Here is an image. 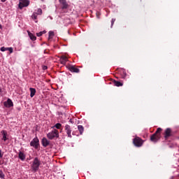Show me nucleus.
I'll return each mask as SVG.
<instances>
[{
    "mask_svg": "<svg viewBox=\"0 0 179 179\" xmlns=\"http://www.w3.org/2000/svg\"><path fill=\"white\" fill-rule=\"evenodd\" d=\"M68 69L70 71V72H74L76 73H79V69L75 67V66H69L68 67Z\"/></svg>",
    "mask_w": 179,
    "mask_h": 179,
    "instance_id": "9d476101",
    "label": "nucleus"
},
{
    "mask_svg": "<svg viewBox=\"0 0 179 179\" xmlns=\"http://www.w3.org/2000/svg\"><path fill=\"white\" fill-rule=\"evenodd\" d=\"M30 5V1L29 0H20L19 3L20 9H23V8H26Z\"/></svg>",
    "mask_w": 179,
    "mask_h": 179,
    "instance_id": "20e7f679",
    "label": "nucleus"
},
{
    "mask_svg": "<svg viewBox=\"0 0 179 179\" xmlns=\"http://www.w3.org/2000/svg\"><path fill=\"white\" fill-rule=\"evenodd\" d=\"M52 37H54V31H49V39L52 38Z\"/></svg>",
    "mask_w": 179,
    "mask_h": 179,
    "instance_id": "aec40b11",
    "label": "nucleus"
},
{
    "mask_svg": "<svg viewBox=\"0 0 179 179\" xmlns=\"http://www.w3.org/2000/svg\"><path fill=\"white\" fill-rule=\"evenodd\" d=\"M18 157L23 162L26 159V155H24V153H23L22 151H20L18 154Z\"/></svg>",
    "mask_w": 179,
    "mask_h": 179,
    "instance_id": "4468645a",
    "label": "nucleus"
},
{
    "mask_svg": "<svg viewBox=\"0 0 179 179\" xmlns=\"http://www.w3.org/2000/svg\"><path fill=\"white\" fill-rule=\"evenodd\" d=\"M115 22V18L112 19V20H111V27H113V26L114 25Z\"/></svg>",
    "mask_w": 179,
    "mask_h": 179,
    "instance_id": "c85d7f7f",
    "label": "nucleus"
},
{
    "mask_svg": "<svg viewBox=\"0 0 179 179\" xmlns=\"http://www.w3.org/2000/svg\"><path fill=\"white\" fill-rule=\"evenodd\" d=\"M41 165V162L38 157H35L31 165V169L33 171H38L40 166Z\"/></svg>",
    "mask_w": 179,
    "mask_h": 179,
    "instance_id": "f257e3e1",
    "label": "nucleus"
},
{
    "mask_svg": "<svg viewBox=\"0 0 179 179\" xmlns=\"http://www.w3.org/2000/svg\"><path fill=\"white\" fill-rule=\"evenodd\" d=\"M96 16H97L98 18L99 17L98 15H96Z\"/></svg>",
    "mask_w": 179,
    "mask_h": 179,
    "instance_id": "72a5a7b5",
    "label": "nucleus"
},
{
    "mask_svg": "<svg viewBox=\"0 0 179 179\" xmlns=\"http://www.w3.org/2000/svg\"><path fill=\"white\" fill-rule=\"evenodd\" d=\"M48 139L52 140L54 138H58L59 134L58 130L54 129L53 131L49 132L47 135Z\"/></svg>",
    "mask_w": 179,
    "mask_h": 179,
    "instance_id": "f03ea898",
    "label": "nucleus"
},
{
    "mask_svg": "<svg viewBox=\"0 0 179 179\" xmlns=\"http://www.w3.org/2000/svg\"><path fill=\"white\" fill-rule=\"evenodd\" d=\"M4 106H6L7 108H10V107H13V102L10 100V99H8L7 101H5L3 103Z\"/></svg>",
    "mask_w": 179,
    "mask_h": 179,
    "instance_id": "1a4fd4ad",
    "label": "nucleus"
},
{
    "mask_svg": "<svg viewBox=\"0 0 179 179\" xmlns=\"http://www.w3.org/2000/svg\"><path fill=\"white\" fill-rule=\"evenodd\" d=\"M36 13L37 15H43V10H41V8H38Z\"/></svg>",
    "mask_w": 179,
    "mask_h": 179,
    "instance_id": "393cba45",
    "label": "nucleus"
},
{
    "mask_svg": "<svg viewBox=\"0 0 179 179\" xmlns=\"http://www.w3.org/2000/svg\"><path fill=\"white\" fill-rule=\"evenodd\" d=\"M162 132V128L159 127L156 132L155 134H156V135H159V134Z\"/></svg>",
    "mask_w": 179,
    "mask_h": 179,
    "instance_id": "412c9836",
    "label": "nucleus"
},
{
    "mask_svg": "<svg viewBox=\"0 0 179 179\" xmlns=\"http://www.w3.org/2000/svg\"><path fill=\"white\" fill-rule=\"evenodd\" d=\"M8 48L1 47L0 49V51H2V52L5 51H8Z\"/></svg>",
    "mask_w": 179,
    "mask_h": 179,
    "instance_id": "b1692460",
    "label": "nucleus"
},
{
    "mask_svg": "<svg viewBox=\"0 0 179 179\" xmlns=\"http://www.w3.org/2000/svg\"><path fill=\"white\" fill-rule=\"evenodd\" d=\"M65 131L68 135V137L72 138V135L71 134L72 133V129H71V126H69V124H66L65 126Z\"/></svg>",
    "mask_w": 179,
    "mask_h": 179,
    "instance_id": "6e6552de",
    "label": "nucleus"
},
{
    "mask_svg": "<svg viewBox=\"0 0 179 179\" xmlns=\"http://www.w3.org/2000/svg\"><path fill=\"white\" fill-rule=\"evenodd\" d=\"M43 71H45L46 69H48L47 66H43Z\"/></svg>",
    "mask_w": 179,
    "mask_h": 179,
    "instance_id": "2f4dec72",
    "label": "nucleus"
},
{
    "mask_svg": "<svg viewBox=\"0 0 179 179\" xmlns=\"http://www.w3.org/2000/svg\"><path fill=\"white\" fill-rule=\"evenodd\" d=\"M40 141H38V138H34L30 143V146H32L33 148H34L35 149H38V145H40L39 143Z\"/></svg>",
    "mask_w": 179,
    "mask_h": 179,
    "instance_id": "39448f33",
    "label": "nucleus"
},
{
    "mask_svg": "<svg viewBox=\"0 0 179 179\" xmlns=\"http://www.w3.org/2000/svg\"><path fill=\"white\" fill-rule=\"evenodd\" d=\"M78 129L80 135H82L85 131V127H83V126H82V125H78Z\"/></svg>",
    "mask_w": 179,
    "mask_h": 179,
    "instance_id": "f3484780",
    "label": "nucleus"
},
{
    "mask_svg": "<svg viewBox=\"0 0 179 179\" xmlns=\"http://www.w3.org/2000/svg\"><path fill=\"white\" fill-rule=\"evenodd\" d=\"M0 157H3V153H2V150H0Z\"/></svg>",
    "mask_w": 179,
    "mask_h": 179,
    "instance_id": "c756f323",
    "label": "nucleus"
},
{
    "mask_svg": "<svg viewBox=\"0 0 179 179\" xmlns=\"http://www.w3.org/2000/svg\"><path fill=\"white\" fill-rule=\"evenodd\" d=\"M159 139H160V134H154L150 136L151 142H154L155 143H156Z\"/></svg>",
    "mask_w": 179,
    "mask_h": 179,
    "instance_id": "423d86ee",
    "label": "nucleus"
},
{
    "mask_svg": "<svg viewBox=\"0 0 179 179\" xmlns=\"http://www.w3.org/2000/svg\"><path fill=\"white\" fill-rule=\"evenodd\" d=\"M2 93H3V91L2 90V88L0 87V96H2Z\"/></svg>",
    "mask_w": 179,
    "mask_h": 179,
    "instance_id": "7c9ffc66",
    "label": "nucleus"
},
{
    "mask_svg": "<svg viewBox=\"0 0 179 179\" xmlns=\"http://www.w3.org/2000/svg\"><path fill=\"white\" fill-rule=\"evenodd\" d=\"M170 136H171V129L167 128L164 132V138L167 139V138H170Z\"/></svg>",
    "mask_w": 179,
    "mask_h": 179,
    "instance_id": "9b49d317",
    "label": "nucleus"
},
{
    "mask_svg": "<svg viewBox=\"0 0 179 179\" xmlns=\"http://www.w3.org/2000/svg\"><path fill=\"white\" fill-rule=\"evenodd\" d=\"M0 165H1V161H0Z\"/></svg>",
    "mask_w": 179,
    "mask_h": 179,
    "instance_id": "c9c22d12",
    "label": "nucleus"
},
{
    "mask_svg": "<svg viewBox=\"0 0 179 179\" xmlns=\"http://www.w3.org/2000/svg\"><path fill=\"white\" fill-rule=\"evenodd\" d=\"M7 51H9L10 54H12V52H13V48H8Z\"/></svg>",
    "mask_w": 179,
    "mask_h": 179,
    "instance_id": "cd10ccee",
    "label": "nucleus"
},
{
    "mask_svg": "<svg viewBox=\"0 0 179 179\" xmlns=\"http://www.w3.org/2000/svg\"><path fill=\"white\" fill-rule=\"evenodd\" d=\"M37 13H34L31 15L32 19H34V20H37Z\"/></svg>",
    "mask_w": 179,
    "mask_h": 179,
    "instance_id": "6ab92c4d",
    "label": "nucleus"
},
{
    "mask_svg": "<svg viewBox=\"0 0 179 179\" xmlns=\"http://www.w3.org/2000/svg\"><path fill=\"white\" fill-rule=\"evenodd\" d=\"M6 0H1V2H6Z\"/></svg>",
    "mask_w": 179,
    "mask_h": 179,
    "instance_id": "473e14b6",
    "label": "nucleus"
},
{
    "mask_svg": "<svg viewBox=\"0 0 179 179\" xmlns=\"http://www.w3.org/2000/svg\"><path fill=\"white\" fill-rule=\"evenodd\" d=\"M35 23H37V20H36V21H35Z\"/></svg>",
    "mask_w": 179,
    "mask_h": 179,
    "instance_id": "f704fd0d",
    "label": "nucleus"
},
{
    "mask_svg": "<svg viewBox=\"0 0 179 179\" xmlns=\"http://www.w3.org/2000/svg\"><path fill=\"white\" fill-rule=\"evenodd\" d=\"M113 83L115 85V86H117V87H120V86H122L124 84H122V83L120 82V81H117V80H114Z\"/></svg>",
    "mask_w": 179,
    "mask_h": 179,
    "instance_id": "a211bd4d",
    "label": "nucleus"
},
{
    "mask_svg": "<svg viewBox=\"0 0 179 179\" xmlns=\"http://www.w3.org/2000/svg\"><path fill=\"white\" fill-rule=\"evenodd\" d=\"M6 133L3 132V141H4V142L6 141Z\"/></svg>",
    "mask_w": 179,
    "mask_h": 179,
    "instance_id": "bb28decb",
    "label": "nucleus"
},
{
    "mask_svg": "<svg viewBox=\"0 0 179 179\" xmlns=\"http://www.w3.org/2000/svg\"><path fill=\"white\" fill-rule=\"evenodd\" d=\"M0 178H5V174H3L2 170H0Z\"/></svg>",
    "mask_w": 179,
    "mask_h": 179,
    "instance_id": "5701e85b",
    "label": "nucleus"
},
{
    "mask_svg": "<svg viewBox=\"0 0 179 179\" xmlns=\"http://www.w3.org/2000/svg\"><path fill=\"white\" fill-rule=\"evenodd\" d=\"M61 127H62V124H61L60 123H57L55 125V127L57 128V129H59Z\"/></svg>",
    "mask_w": 179,
    "mask_h": 179,
    "instance_id": "4be33fe9",
    "label": "nucleus"
},
{
    "mask_svg": "<svg viewBox=\"0 0 179 179\" xmlns=\"http://www.w3.org/2000/svg\"><path fill=\"white\" fill-rule=\"evenodd\" d=\"M133 143L135 146L137 148H141L143 145V140L139 137H136L133 139Z\"/></svg>",
    "mask_w": 179,
    "mask_h": 179,
    "instance_id": "7ed1b4c3",
    "label": "nucleus"
},
{
    "mask_svg": "<svg viewBox=\"0 0 179 179\" xmlns=\"http://www.w3.org/2000/svg\"><path fill=\"white\" fill-rule=\"evenodd\" d=\"M42 145L44 148H47L50 145V141L46 138H43L42 139Z\"/></svg>",
    "mask_w": 179,
    "mask_h": 179,
    "instance_id": "f8f14e48",
    "label": "nucleus"
},
{
    "mask_svg": "<svg viewBox=\"0 0 179 179\" xmlns=\"http://www.w3.org/2000/svg\"><path fill=\"white\" fill-rule=\"evenodd\" d=\"M30 97H34L36 96V90L34 88H29Z\"/></svg>",
    "mask_w": 179,
    "mask_h": 179,
    "instance_id": "2eb2a0df",
    "label": "nucleus"
},
{
    "mask_svg": "<svg viewBox=\"0 0 179 179\" xmlns=\"http://www.w3.org/2000/svg\"><path fill=\"white\" fill-rule=\"evenodd\" d=\"M60 5H62V9H68L69 5L66 2V0H59Z\"/></svg>",
    "mask_w": 179,
    "mask_h": 179,
    "instance_id": "0eeeda50",
    "label": "nucleus"
},
{
    "mask_svg": "<svg viewBox=\"0 0 179 179\" xmlns=\"http://www.w3.org/2000/svg\"><path fill=\"white\" fill-rule=\"evenodd\" d=\"M43 34H44V31H41V32L36 34L38 37H41V36H43Z\"/></svg>",
    "mask_w": 179,
    "mask_h": 179,
    "instance_id": "a878e982",
    "label": "nucleus"
},
{
    "mask_svg": "<svg viewBox=\"0 0 179 179\" xmlns=\"http://www.w3.org/2000/svg\"><path fill=\"white\" fill-rule=\"evenodd\" d=\"M68 61V57L65 56H62L60 58V64H62V65H65Z\"/></svg>",
    "mask_w": 179,
    "mask_h": 179,
    "instance_id": "ddd939ff",
    "label": "nucleus"
},
{
    "mask_svg": "<svg viewBox=\"0 0 179 179\" xmlns=\"http://www.w3.org/2000/svg\"><path fill=\"white\" fill-rule=\"evenodd\" d=\"M28 36L32 41H36L37 38L33 34L30 33V31H28Z\"/></svg>",
    "mask_w": 179,
    "mask_h": 179,
    "instance_id": "dca6fc26",
    "label": "nucleus"
}]
</instances>
